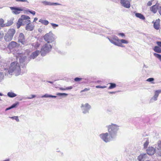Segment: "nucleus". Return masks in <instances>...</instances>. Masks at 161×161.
I'll return each mask as SVG.
<instances>
[{"instance_id": "1", "label": "nucleus", "mask_w": 161, "mask_h": 161, "mask_svg": "<svg viewBox=\"0 0 161 161\" xmlns=\"http://www.w3.org/2000/svg\"><path fill=\"white\" fill-rule=\"evenodd\" d=\"M21 69L19 64L16 62H14L11 63L10 65L8 73L10 75L13 74L16 76H18L20 74Z\"/></svg>"}, {"instance_id": "28", "label": "nucleus", "mask_w": 161, "mask_h": 161, "mask_svg": "<svg viewBox=\"0 0 161 161\" xmlns=\"http://www.w3.org/2000/svg\"><path fill=\"white\" fill-rule=\"evenodd\" d=\"M39 22L45 25H48L49 24V22L47 20L42 19H40L39 20Z\"/></svg>"}, {"instance_id": "15", "label": "nucleus", "mask_w": 161, "mask_h": 161, "mask_svg": "<svg viewBox=\"0 0 161 161\" xmlns=\"http://www.w3.org/2000/svg\"><path fill=\"white\" fill-rule=\"evenodd\" d=\"M26 59V57L25 56H22L19 58L20 64L22 67H24L26 64V62H25Z\"/></svg>"}, {"instance_id": "42", "label": "nucleus", "mask_w": 161, "mask_h": 161, "mask_svg": "<svg viewBox=\"0 0 161 161\" xmlns=\"http://www.w3.org/2000/svg\"><path fill=\"white\" fill-rule=\"evenodd\" d=\"M4 22V20L3 19L1 18L0 19V26H3V24Z\"/></svg>"}, {"instance_id": "4", "label": "nucleus", "mask_w": 161, "mask_h": 161, "mask_svg": "<svg viewBox=\"0 0 161 161\" xmlns=\"http://www.w3.org/2000/svg\"><path fill=\"white\" fill-rule=\"evenodd\" d=\"M52 46L50 44H45L42 47L40 51L42 56H45L46 54L49 52L51 50Z\"/></svg>"}, {"instance_id": "16", "label": "nucleus", "mask_w": 161, "mask_h": 161, "mask_svg": "<svg viewBox=\"0 0 161 161\" xmlns=\"http://www.w3.org/2000/svg\"><path fill=\"white\" fill-rule=\"evenodd\" d=\"M155 151V148L152 147H149L147 149V152L148 154L149 155H153Z\"/></svg>"}, {"instance_id": "56", "label": "nucleus", "mask_w": 161, "mask_h": 161, "mask_svg": "<svg viewBox=\"0 0 161 161\" xmlns=\"http://www.w3.org/2000/svg\"><path fill=\"white\" fill-rule=\"evenodd\" d=\"M12 109V108H11V106H10V107H8V108H6V109H5V111H7L8 110H10V109Z\"/></svg>"}, {"instance_id": "29", "label": "nucleus", "mask_w": 161, "mask_h": 161, "mask_svg": "<svg viewBox=\"0 0 161 161\" xmlns=\"http://www.w3.org/2000/svg\"><path fill=\"white\" fill-rule=\"evenodd\" d=\"M109 84L110 85V86L108 88V89H113L115 88L116 86V84L115 83H110Z\"/></svg>"}, {"instance_id": "17", "label": "nucleus", "mask_w": 161, "mask_h": 161, "mask_svg": "<svg viewBox=\"0 0 161 161\" xmlns=\"http://www.w3.org/2000/svg\"><path fill=\"white\" fill-rule=\"evenodd\" d=\"M160 21V19H156L155 22L153 23L154 28L157 30H158L159 29Z\"/></svg>"}, {"instance_id": "45", "label": "nucleus", "mask_w": 161, "mask_h": 161, "mask_svg": "<svg viewBox=\"0 0 161 161\" xmlns=\"http://www.w3.org/2000/svg\"><path fill=\"white\" fill-rule=\"evenodd\" d=\"M156 152L158 154L161 156V150H157Z\"/></svg>"}, {"instance_id": "64", "label": "nucleus", "mask_w": 161, "mask_h": 161, "mask_svg": "<svg viewBox=\"0 0 161 161\" xmlns=\"http://www.w3.org/2000/svg\"><path fill=\"white\" fill-rule=\"evenodd\" d=\"M19 100L21 101V100H22V99H21V98H20V99H19Z\"/></svg>"}, {"instance_id": "43", "label": "nucleus", "mask_w": 161, "mask_h": 161, "mask_svg": "<svg viewBox=\"0 0 161 161\" xmlns=\"http://www.w3.org/2000/svg\"><path fill=\"white\" fill-rule=\"evenodd\" d=\"M82 78L78 77H76L74 79V80L75 81H79L82 80Z\"/></svg>"}, {"instance_id": "57", "label": "nucleus", "mask_w": 161, "mask_h": 161, "mask_svg": "<svg viewBox=\"0 0 161 161\" xmlns=\"http://www.w3.org/2000/svg\"><path fill=\"white\" fill-rule=\"evenodd\" d=\"M56 150H57L56 151H57V152H61V153L62 154H63V153H61V152L59 150V148H57V149H56Z\"/></svg>"}, {"instance_id": "44", "label": "nucleus", "mask_w": 161, "mask_h": 161, "mask_svg": "<svg viewBox=\"0 0 161 161\" xmlns=\"http://www.w3.org/2000/svg\"><path fill=\"white\" fill-rule=\"evenodd\" d=\"M154 80V79L153 78H150L148 79L147 81L148 82H152Z\"/></svg>"}, {"instance_id": "31", "label": "nucleus", "mask_w": 161, "mask_h": 161, "mask_svg": "<svg viewBox=\"0 0 161 161\" xmlns=\"http://www.w3.org/2000/svg\"><path fill=\"white\" fill-rule=\"evenodd\" d=\"M154 56L158 58L160 61H161V55L154 53H153Z\"/></svg>"}, {"instance_id": "10", "label": "nucleus", "mask_w": 161, "mask_h": 161, "mask_svg": "<svg viewBox=\"0 0 161 161\" xmlns=\"http://www.w3.org/2000/svg\"><path fill=\"white\" fill-rule=\"evenodd\" d=\"M161 93V89L155 91L153 96L151 98L150 100V103H152L153 102L158 100V97L160 93Z\"/></svg>"}, {"instance_id": "37", "label": "nucleus", "mask_w": 161, "mask_h": 161, "mask_svg": "<svg viewBox=\"0 0 161 161\" xmlns=\"http://www.w3.org/2000/svg\"><path fill=\"white\" fill-rule=\"evenodd\" d=\"M157 150H161V142H158V146L157 147Z\"/></svg>"}, {"instance_id": "55", "label": "nucleus", "mask_w": 161, "mask_h": 161, "mask_svg": "<svg viewBox=\"0 0 161 161\" xmlns=\"http://www.w3.org/2000/svg\"><path fill=\"white\" fill-rule=\"evenodd\" d=\"M60 89L62 90H66V87L64 88V87H60L59 88Z\"/></svg>"}, {"instance_id": "47", "label": "nucleus", "mask_w": 161, "mask_h": 161, "mask_svg": "<svg viewBox=\"0 0 161 161\" xmlns=\"http://www.w3.org/2000/svg\"><path fill=\"white\" fill-rule=\"evenodd\" d=\"M118 35L122 37L125 36V34L123 33H120L118 34Z\"/></svg>"}, {"instance_id": "9", "label": "nucleus", "mask_w": 161, "mask_h": 161, "mask_svg": "<svg viewBox=\"0 0 161 161\" xmlns=\"http://www.w3.org/2000/svg\"><path fill=\"white\" fill-rule=\"evenodd\" d=\"M24 23L26 24L25 27L26 30L29 31H32L34 29V25L33 24L31 23L30 20H25L24 21Z\"/></svg>"}, {"instance_id": "60", "label": "nucleus", "mask_w": 161, "mask_h": 161, "mask_svg": "<svg viewBox=\"0 0 161 161\" xmlns=\"http://www.w3.org/2000/svg\"><path fill=\"white\" fill-rule=\"evenodd\" d=\"M38 19V18H35L34 20V22H36Z\"/></svg>"}, {"instance_id": "33", "label": "nucleus", "mask_w": 161, "mask_h": 161, "mask_svg": "<svg viewBox=\"0 0 161 161\" xmlns=\"http://www.w3.org/2000/svg\"><path fill=\"white\" fill-rule=\"evenodd\" d=\"M9 118L13 119H15L17 122H19V119L18 118V117L17 116L9 117Z\"/></svg>"}, {"instance_id": "49", "label": "nucleus", "mask_w": 161, "mask_h": 161, "mask_svg": "<svg viewBox=\"0 0 161 161\" xmlns=\"http://www.w3.org/2000/svg\"><path fill=\"white\" fill-rule=\"evenodd\" d=\"M89 90V89L88 88H85V89H84V90H82L81 91V92H85V91H88Z\"/></svg>"}, {"instance_id": "41", "label": "nucleus", "mask_w": 161, "mask_h": 161, "mask_svg": "<svg viewBox=\"0 0 161 161\" xmlns=\"http://www.w3.org/2000/svg\"><path fill=\"white\" fill-rule=\"evenodd\" d=\"M61 4L57 3H51V6L52 5H59Z\"/></svg>"}, {"instance_id": "50", "label": "nucleus", "mask_w": 161, "mask_h": 161, "mask_svg": "<svg viewBox=\"0 0 161 161\" xmlns=\"http://www.w3.org/2000/svg\"><path fill=\"white\" fill-rule=\"evenodd\" d=\"M156 43L159 47H161V42L158 41Z\"/></svg>"}, {"instance_id": "22", "label": "nucleus", "mask_w": 161, "mask_h": 161, "mask_svg": "<svg viewBox=\"0 0 161 161\" xmlns=\"http://www.w3.org/2000/svg\"><path fill=\"white\" fill-rule=\"evenodd\" d=\"M135 16L137 18L142 20H144L145 19V18L144 16L141 13H136L135 14Z\"/></svg>"}, {"instance_id": "53", "label": "nucleus", "mask_w": 161, "mask_h": 161, "mask_svg": "<svg viewBox=\"0 0 161 161\" xmlns=\"http://www.w3.org/2000/svg\"><path fill=\"white\" fill-rule=\"evenodd\" d=\"M73 88V87L72 86H70L69 87H66V90H70L71 89Z\"/></svg>"}, {"instance_id": "13", "label": "nucleus", "mask_w": 161, "mask_h": 161, "mask_svg": "<svg viewBox=\"0 0 161 161\" xmlns=\"http://www.w3.org/2000/svg\"><path fill=\"white\" fill-rule=\"evenodd\" d=\"M120 3L122 6L127 8H129L130 7V2L128 0H122Z\"/></svg>"}, {"instance_id": "40", "label": "nucleus", "mask_w": 161, "mask_h": 161, "mask_svg": "<svg viewBox=\"0 0 161 161\" xmlns=\"http://www.w3.org/2000/svg\"><path fill=\"white\" fill-rule=\"evenodd\" d=\"M42 98L43 97H50V95L48 94H46L42 96Z\"/></svg>"}, {"instance_id": "27", "label": "nucleus", "mask_w": 161, "mask_h": 161, "mask_svg": "<svg viewBox=\"0 0 161 161\" xmlns=\"http://www.w3.org/2000/svg\"><path fill=\"white\" fill-rule=\"evenodd\" d=\"M7 95L10 97H14L16 96L17 95L15 93L12 92H9L7 93Z\"/></svg>"}, {"instance_id": "34", "label": "nucleus", "mask_w": 161, "mask_h": 161, "mask_svg": "<svg viewBox=\"0 0 161 161\" xmlns=\"http://www.w3.org/2000/svg\"><path fill=\"white\" fill-rule=\"evenodd\" d=\"M56 95L60 97H65L68 95V94L65 93H57L56 94Z\"/></svg>"}, {"instance_id": "18", "label": "nucleus", "mask_w": 161, "mask_h": 161, "mask_svg": "<svg viewBox=\"0 0 161 161\" xmlns=\"http://www.w3.org/2000/svg\"><path fill=\"white\" fill-rule=\"evenodd\" d=\"M147 155L146 153H142L137 157V159L139 161H142L146 159Z\"/></svg>"}, {"instance_id": "36", "label": "nucleus", "mask_w": 161, "mask_h": 161, "mask_svg": "<svg viewBox=\"0 0 161 161\" xmlns=\"http://www.w3.org/2000/svg\"><path fill=\"white\" fill-rule=\"evenodd\" d=\"M19 104V102H16L15 103L13 104V105H12L11 107L12 108H14L16 107V106Z\"/></svg>"}, {"instance_id": "58", "label": "nucleus", "mask_w": 161, "mask_h": 161, "mask_svg": "<svg viewBox=\"0 0 161 161\" xmlns=\"http://www.w3.org/2000/svg\"><path fill=\"white\" fill-rule=\"evenodd\" d=\"M56 97H57L56 96H53V95H50V97H52V98H56Z\"/></svg>"}, {"instance_id": "62", "label": "nucleus", "mask_w": 161, "mask_h": 161, "mask_svg": "<svg viewBox=\"0 0 161 161\" xmlns=\"http://www.w3.org/2000/svg\"><path fill=\"white\" fill-rule=\"evenodd\" d=\"M47 82H49V83H50L51 84H53V82H52V81H47Z\"/></svg>"}, {"instance_id": "35", "label": "nucleus", "mask_w": 161, "mask_h": 161, "mask_svg": "<svg viewBox=\"0 0 161 161\" xmlns=\"http://www.w3.org/2000/svg\"><path fill=\"white\" fill-rule=\"evenodd\" d=\"M4 77V75L3 72H0V82L3 80Z\"/></svg>"}, {"instance_id": "6", "label": "nucleus", "mask_w": 161, "mask_h": 161, "mask_svg": "<svg viewBox=\"0 0 161 161\" xmlns=\"http://www.w3.org/2000/svg\"><path fill=\"white\" fill-rule=\"evenodd\" d=\"M54 35L53 34L52 32H50L49 33L46 34L44 36V38L45 41L47 42V43L50 44L53 42L55 40Z\"/></svg>"}, {"instance_id": "11", "label": "nucleus", "mask_w": 161, "mask_h": 161, "mask_svg": "<svg viewBox=\"0 0 161 161\" xmlns=\"http://www.w3.org/2000/svg\"><path fill=\"white\" fill-rule=\"evenodd\" d=\"M12 12L15 14H18L20 13V11H23V9L17 7H10Z\"/></svg>"}, {"instance_id": "23", "label": "nucleus", "mask_w": 161, "mask_h": 161, "mask_svg": "<svg viewBox=\"0 0 161 161\" xmlns=\"http://www.w3.org/2000/svg\"><path fill=\"white\" fill-rule=\"evenodd\" d=\"M23 21L21 19H19L17 23V26L18 29L22 25H23Z\"/></svg>"}, {"instance_id": "30", "label": "nucleus", "mask_w": 161, "mask_h": 161, "mask_svg": "<svg viewBox=\"0 0 161 161\" xmlns=\"http://www.w3.org/2000/svg\"><path fill=\"white\" fill-rule=\"evenodd\" d=\"M118 42H120L121 44H128V42L125 39H119V41Z\"/></svg>"}, {"instance_id": "19", "label": "nucleus", "mask_w": 161, "mask_h": 161, "mask_svg": "<svg viewBox=\"0 0 161 161\" xmlns=\"http://www.w3.org/2000/svg\"><path fill=\"white\" fill-rule=\"evenodd\" d=\"M40 52L38 50H36L32 53L31 55V58L34 59L36 58L40 53Z\"/></svg>"}, {"instance_id": "54", "label": "nucleus", "mask_w": 161, "mask_h": 161, "mask_svg": "<svg viewBox=\"0 0 161 161\" xmlns=\"http://www.w3.org/2000/svg\"><path fill=\"white\" fill-rule=\"evenodd\" d=\"M158 12L159 14L161 15V7L160 6L158 8Z\"/></svg>"}, {"instance_id": "26", "label": "nucleus", "mask_w": 161, "mask_h": 161, "mask_svg": "<svg viewBox=\"0 0 161 161\" xmlns=\"http://www.w3.org/2000/svg\"><path fill=\"white\" fill-rule=\"evenodd\" d=\"M13 23V20H10L8 21L7 23H6L5 24L3 25L4 26H9L11 25Z\"/></svg>"}, {"instance_id": "20", "label": "nucleus", "mask_w": 161, "mask_h": 161, "mask_svg": "<svg viewBox=\"0 0 161 161\" xmlns=\"http://www.w3.org/2000/svg\"><path fill=\"white\" fill-rule=\"evenodd\" d=\"M158 5H155L151 7L150 10L153 13H155L157 12V10H158Z\"/></svg>"}, {"instance_id": "61", "label": "nucleus", "mask_w": 161, "mask_h": 161, "mask_svg": "<svg viewBox=\"0 0 161 161\" xmlns=\"http://www.w3.org/2000/svg\"><path fill=\"white\" fill-rule=\"evenodd\" d=\"M3 95V94H2V93H0V96H2ZM2 101V99H0V101Z\"/></svg>"}, {"instance_id": "21", "label": "nucleus", "mask_w": 161, "mask_h": 161, "mask_svg": "<svg viewBox=\"0 0 161 161\" xmlns=\"http://www.w3.org/2000/svg\"><path fill=\"white\" fill-rule=\"evenodd\" d=\"M144 142V148H147L149 143V139L148 138H144L143 140Z\"/></svg>"}, {"instance_id": "48", "label": "nucleus", "mask_w": 161, "mask_h": 161, "mask_svg": "<svg viewBox=\"0 0 161 161\" xmlns=\"http://www.w3.org/2000/svg\"><path fill=\"white\" fill-rule=\"evenodd\" d=\"M28 11L33 15H35L36 14V12L35 11H31L30 10H28Z\"/></svg>"}, {"instance_id": "25", "label": "nucleus", "mask_w": 161, "mask_h": 161, "mask_svg": "<svg viewBox=\"0 0 161 161\" xmlns=\"http://www.w3.org/2000/svg\"><path fill=\"white\" fill-rule=\"evenodd\" d=\"M20 19L22 20H29V19H30V18L28 16H26L25 15H21V18Z\"/></svg>"}, {"instance_id": "63", "label": "nucleus", "mask_w": 161, "mask_h": 161, "mask_svg": "<svg viewBox=\"0 0 161 161\" xmlns=\"http://www.w3.org/2000/svg\"><path fill=\"white\" fill-rule=\"evenodd\" d=\"M115 92H109V93L110 94H112V93H115Z\"/></svg>"}, {"instance_id": "38", "label": "nucleus", "mask_w": 161, "mask_h": 161, "mask_svg": "<svg viewBox=\"0 0 161 161\" xmlns=\"http://www.w3.org/2000/svg\"><path fill=\"white\" fill-rule=\"evenodd\" d=\"M51 25L52 26L53 29H55L56 27L58 26V24H54L52 23H51Z\"/></svg>"}, {"instance_id": "8", "label": "nucleus", "mask_w": 161, "mask_h": 161, "mask_svg": "<svg viewBox=\"0 0 161 161\" xmlns=\"http://www.w3.org/2000/svg\"><path fill=\"white\" fill-rule=\"evenodd\" d=\"M99 136L103 141L106 142H109L111 138L110 136H108V133L107 132L100 134L99 135Z\"/></svg>"}, {"instance_id": "39", "label": "nucleus", "mask_w": 161, "mask_h": 161, "mask_svg": "<svg viewBox=\"0 0 161 161\" xmlns=\"http://www.w3.org/2000/svg\"><path fill=\"white\" fill-rule=\"evenodd\" d=\"M106 87V86H96V87L97 88H104Z\"/></svg>"}, {"instance_id": "59", "label": "nucleus", "mask_w": 161, "mask_h": 161, "mask_svg": "<svg viewBox=\"0 0 161 161\" xmlns=\"http://www.w3.org/2000/svg\"><path fill=\"white\" fill-rule=\"evenodd\" d=\"M39 44L38 43H37L36 44L35 47L36 48H37V47H39Z\"/></svg>"}, {"instance_id": "7", "label": "nucleus", "mask_w": 161, "mask_h": 161, "mask_svg": "<svg viewBox=\"0 0 161 161\" xmlns=\"http://www.w3.org/2000/svg\"><path fill=\"white\" fill-rule=\"evenodd\" d=\"M80 107L82 113L84 114H86L89 113V110L91 107L88 103H86L85 104H82Z\"/></svg>"}, {"instance_id": "51", "label": "nucleus", "mask_w": 161, "mask_h": 161, "mask_svg": "<svg viewBox=\"0 0 161 161\" xmlns=\"http://www.w3.org/2000/svg\"><path fill=\"white\" fill-rule=\"evenodd\" d=\"M36 97V95H31V97H28L26 98L29 99H32L33 98H34Z\"/></svg>"}, {"instance_id": "3", "label": "nucleus", "mask_w": 161, "mask_h": 161, "mask_svg": "<svg viewBox=\"0 0 161 161\" xmlns=\"http://www.w3.org/2000/svg\"><path fill=\"white\" fill-rule=\"evenodd\" d=\"M107 38L108 39L110 42L113 44L121 47H124V46L120 42H118L119 39L115 36H113L110 37H107Z\"/></svg>"}, {"instance_id": "12", "label": "nucleus", "mask_w": 161, "mask_h": 161, "mask_svg": "<svg viewBox=\"0 0 161 161\" xmlns=\"http://www.w3.org/2000/svg\"><path fill=\"white\" fill-rule=\"evenodd\" d=\"M18 42L21 43L22 45H24L26 44L25 36L23 33H21L19 35L18 37Z\"/></svg>"}, {"instance_id": "2", "label": "nucleus", "mask_w": 161, "mask_h": 161, "mask_svg": "<svg viewBox=\"0 0 161 161\" xmlns=\"http://www.w3.org/2000/svg\"><path fill=\"white\" fill-rule=\"evenodd\" d=\"M108 131L111 138H114L116 136L118 131L119 130V126L115 124H111L107 126Z\"/></svg>"}, {"instance_id": "52", "label": "nucleus", "mask_w": 161, "mask_h": 161, "mask_svg": "<svg viewBox=\"0 0 161 161\" xmlns=\"http://www.w3.org/2000/svg\"><path fill=\"white\" fill-rule=\"evenodd\" d=\"M152 4V1H149L147 3V5L148 6H150Z\"/></svg>"}, {"instance_id": "32", "label": "nucleus", "mask_w": 161, "mask_h": 161, "mask_svg": "<svg viewBox=\"0 0 161 161\" xmlns=\"http://www.w3.org/2000/svg\"><path fill=\"white\" fill-rule=\"evenodd\" d=\"M42 3L46 5L51 6V2L46 1H42Z\"/></svg>"}, {"instance_id": "5", "label": "nucleus", "mask_w": 161, "mask_h": 161, "mask_svg": "<svg viewBox=\"0 0 161 161\" xmlns=\"http://www.w3.org/2000/svg\"><path fill=\"white\" fill-rule=\"evenodd\" d=\"M15 32V31L13 29L9 30L4 36V39L6 42L11 41Z\"/></svg>"}, {"instance_id": "46", "label": "nucleus", "mask_w": 161, "mask_h": 161, "mask_svg": "<svg viewBox=\"0 0 161 161\" xmlns=\"http://www.w3.org/2000/svg\"><path fill=\"white\" fill-rule=\"evenodd\" d=\"M15 1L17 2H26L29 3L28 1L27 0H15Z\"/></svg>"}, {"instance_id": "14", "label": "nucleus", "mask_w": 161, "mask_h": 161, "mask_svg": "<svg viewBox=\"0 0 161 161\" xmlns=\"http://www.w3.org/2000/svg\"><path fill=\"white\" fill-rule=\"evenodd\" d=\"M19 44L14 41L11 42L8 45V48L9 49H12L14 48L19 46Z\"/></svg>"}, {"instance_id": "24", "label": "nucleus", "mask_w": 161, "mask_h": 161, "mask_svg": "<svg viewBox=\"0 0 161 161\" xmlns=\"http://www.w3.org/2000/svg\"><path fill=\"white\" fill-rule=\"evenodd\" d=\"M153 49L156 53H161V48L158 46H155Z\"/></svg>"}]
</instances>
